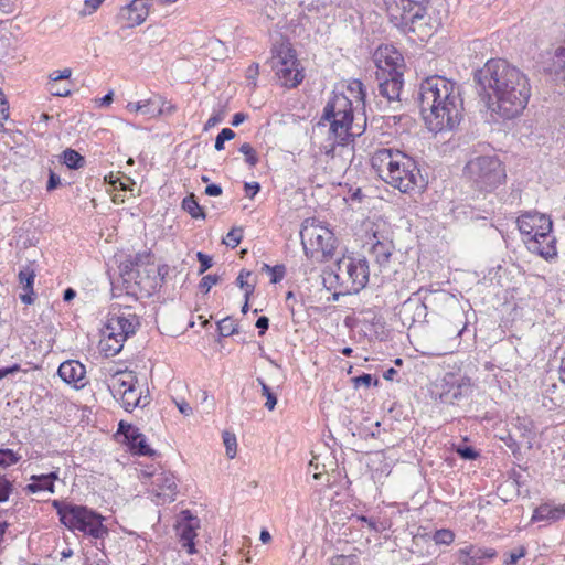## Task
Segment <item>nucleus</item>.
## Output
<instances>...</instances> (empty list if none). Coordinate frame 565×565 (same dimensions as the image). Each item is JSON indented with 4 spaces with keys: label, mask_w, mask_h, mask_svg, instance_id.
<instances>
[{
    "label": "nucleus",
    "mask_w": 565,
    "mask_h": 565,
    "mask_svg": "<svg viewBox=\"0 0 565 565\" xmlns=\"http://www.w3.org/2000/svg\"><path fill=\"white\" fill-rule=\"evenodd\" d=\"M196 258L200 262L199 274L205 273L213 265L212 257L202 252L196 253Z\"/></svg>",
    "instance_id": "3c124183"
},
{
    "label": "nucleus",
    "mask_w": 565,
    "mask_h": 565,
    "mask_svg": "<svg viewBox=\"0 0 565 565\" xmlns=\"http://www.w3.org/2000/svg\"><path fill=\"white\" fill-rule=\"evenodd\" d=\"M391 21L403 32L416 33L422 40L431 34L423 3H411L405 9L397 6L387 8Z\"/></svg>",
    "instance_id": "f8f14e48"
},
{
    "label": "nucleus",
    "mask_w": 565,
    "mask_h": 565,
    "mask_svg": "<svg viewBox=\"0 0 565 565\" xmlns=\"http://www.w3.org/2000/svg\"><path fill=\"white\" fill-rule=\"evenodd\" d=\"M218 331L222 337H230L237 332V326L230 317L222 319L218 323Z\"/></svg>",
    "instance_id": "4c0bfd02"
},
{
    "label": "nucleus",
    "mask_w": 565,
    "mask_h": 565,
    "mask_svg": "<svg viewBox=\"0 0 565 565\" xmlns=\"http://www.w3.org/2000/svg\"><path fill=\"white\" fill-rule=\"evenodd\" d=\"M348 90L353 98H355L359 102L364 103L365 90H364V86L361 81H359V79L352 81L348 86Z\"/></svg>",
    "instance_id": "58836bf2"
},
{
    "label": "nucleus",
    "mask_w": 565,
    "mask_h": 565,
    "mask_svg": "<svg viewBox=\"0 0 565 565\" xmlns=\"http://www.w3.org/2000/svg\"><path fill=\"white\" fill-rule=\"evenodd\" d=\"M223 443L226 449V456L230 459L235 458L237 454V440L236 436L230 431L223 433Z\"/></svg>",
    "instance_id": "f704fd0d"
},
{
    "label": "nucleus",
    "mask_w": 565,
    "mask_h": 565,
    "mask_svg": "<svg viewBox=\"0 0 565 565\" xmlns=\"http://www.w3.org/2000/svg\"><path fill=\"white\" fill-rule=\"evenodd\" d=\"M497 552L493 548H481L472 545L460 548L457 553L460 565H481L486 558H493Z\"/></svg>",
    "instance_id": "5701e85b"
},
{
    "label": "nucleus",
    "mask_w": 565,
    "mask_h": 565,
    "mask_svg": "<svg viewBox=\"0 0 565 565\" xmlns=\"http://www.w3.org/2000/svg\"><path fill=\"white\" fill-rule=\"evenodd\" d=\"M379 81L380 94L388 102L398 100L403 87V75L385 76Z\"/></svg>",
    "instance_id": "393cba45"
},
{
    "label": "nucleus",
    "mask_w": 565,
    "mask_h": 565,
    "mask_svg": "<svg viewBox=\"0 0 565 565\" xmlns=\"http://www.w3.org/2000/svg\"><path fill=\"white\" fill-rule=\"evenodd\" d=\"M245 120H246V115L245 114L236 113L233 116L232 125L236 127V126L241 125L242 122H244Z\"/></svg>",
    "instance_id": "774afa93"
},
{
    "label": "nucleus",
    "mask_w": 565,
    "mask_h": 565,
    "mask_svg": "<svg viewBox=\"0 0 565 565\" xmlns=\"http://www.w3.org/2000/svg\"><path fill=\"white\" fill-rule=\"evenodd\" d=\"M285 273H286V269H285V266L284 265H276L273 267V269H270V281L273 284H277V282H280L284 277H285Z\"/></svg>",
    "instance_id": "603ef678"
},
{
    "label": "nucleus",
    "mask_w": 565,
    "mask_h": 565,
    "mask_svg": "<svg viewBox=\"0 0 565 565\" xmlns=\"http://www.w3.org/2000/svg\"><path fill=\"white\" fill-rule=\"evenodd\" d=\"M118 433L124 435L134 454L141 456H150L153 454V450L146 441V437L131 424L120 422Z\"/></svg>",
    "instance_id": "a211bd4d"
},
{
    "label": "nucleus",
    "mask_w": 565,
    "mask_h": 565,
    "mask_svg": "<svg viewBox=\"0 0 565 565\" xmlns=\"http://www.w3.org/2000/svg\"><path fill=\"white\" fill-rule=\"evenodd\" d=\"M182 207L193 217V218H204L205 214L202 210V207L199 205V203L195 200V196L193 194L186 196L183 199Z\"/></svg>",
    "instance_id": "2f4dec72"
},
{
    "label": "nucleus",
    "mask_w": 565,
    "mask_h": 565,
    "mask_svg": "<svg viewBox=\"0 0 565 565\" xmlns=\"http://www.w3.org/2000/svg\"><path fill=\"white\" fill-rule=\"evenodd\" d=\"M466 329V322L461 319L455 322H445L430 335L427 343V354L441 356L454 353L460 345V337Z\"/></svg>",
    "instance_id": "ddd939ff"
},
{
    "label": "nucleus",
    "mask_w": 565,
    "mask_h": 565,
    "mask_svg": "<svg viewBox=\"0 0 565 565\" xmlns=\"http://www.w3.org/2000/svg\"><path fill=\"white\" fill-rule=\"evenodd\" d=\"M554 72L565 79V44L555 50L553 57Z\"/></svg>",
    "instance_id": "72a5a7b5"
},
{
    "label": "nucleus",
    "mask_w": 565,
    "mask_h": 565,
    "mask_svg": "<svg viewBox=\"0 0 565 565\" xmlns=\"http://www.w3.org/2000/svg\"><path fill=\"white\" fill-rule=\"evenodd\" d=\"M477 90L491 116L510 120L526 108L532 88L520 68L503 58H491L475 73Z\"/></svg>",
    "instance_id": "f257e3e1"
},
{
    "label": "nucleus",
    "mask_w": 565,
    "mask_h": 565,
    "mask_svg": "<svg viewBox=\"0 0 565 565\" xmlns=\"http://www.w3.org/2000/svg\"><path fill=\"white\" fill-rule=\"evenodd\" d=\"M126 109L130 113L141 114L151 118L164 113L154 98L142 99L136 103L129 102Z\"/></svg>",
    "instance_id": "a878e982"
},
{
    "label": "nucleus",
    "mask_w": 565,
    "mask_h": 565,
    "mask_svg": "<svg viewBox=\"0 0 565 565\" xmlns=\"http://www.w3.org/2000/svg\"><path fill=\"white\" fill-rule=\"evenodd\" d=\"M372 254L374 255L377 264L383 266L390 260L392 255V245L390 243L376 242L372 247Z\"/></svg>",
    "instance_id": "7c9ffc66"
},
{
    "label": "nucleus",
    "mask_w": 565,
    "mask_h": 565,
    "mask_svg": "<svg viewBox=\"0 0 565 565\" xmlns=\"http://www.w3.org/2000/svg\"><path fill=\"white\" fill-rule=\"evenodd\" d=\"M60 181H61L60 177L51 171L50 178L47 181V190L49 191L54 190L60 184Z\"/></svg>",
    "instance_id": "0e129e2a"
},
{
    "label": "nucleus",
    "mask_w": 565,
    "mask_h": 565,
    "mask_svg": "<svg viewBox=\"0 0 565 565\" xmlns=\"http://www.w3.org/2000/svg\"><path fill=\"white\" fill-rule=\"evenodd\" d=\"M53 507L57 511L60 521L70 530L81 531L95 539L103 537L107 533V529L102 523L103 518L86 507L73 505L56 500L53 502Z\"/></svg>",
    "instance_id": "1a4fd4ad"
},
{
    "label": "nucleus",
    "mask_w": 565,
    "mask_h": 565,
    "mask_svg": "<svg viewBox=\"0 0 565 565\" xmlns=\"http://www.w3.org/2000/svg\"><path fill=\"white\" fill-rule=\"evenodd\" d=\"M151 488L149 491L158 499V503L164 504L175 500L177 482L175 477L166 471L152 475Z\"/></svg>",
    "instance_id": "dca6fc26"
},
{
    "label": "nucleus",
    "mask_w": 565,
    "mask_h": 565,
    "mask_svg": "<svg viewBox=\"0 0 565 565\" xmlns=\"http://www.w3.org/2000/svg\"><path fill=\"white\" fill-rule=\"evenodd\" d=\"M526 554V548L521 545V546H518L516 548H514L513 551H511L509 554H507L505 556V559L503 561V564L504 565H515L519 559H521L522 557H524Z\"/></svg>",
    "instance_id": "a19ab883"
},
{
    "label": "nucleus",
    "mask_w": 565,
    "mask_h": 565,
    "mask_svg": "<svg viewBox=\"0 0 565 565\" xmlns=\"http://www.w3.org/2000/svg\"><path fill=\"white\" fill-rule=\"evenodd\" d=\"M105 0H85L84 6L88 11H84L83 14H92L96 11Z\"/></svg>",
    "instance_id": "6e6d98bb"
},
{
    "label": "nucleus",
    "mask_w": 565,
    "mask_h": 565,
    "mask_svg": "<svg viewBox=\"0 0 565 565\" xmlns=\"http://www.w3.org/2000/svg\"><path fill=\"white\" fill-rule=\"evenodd\" d=\"M63 161L71 169H78L84 166L85 159L77 151L67 149L63 152Z\"/></svg>",
    "instance_id": "473e14b6"
},
{
    "label": "nucleus",
    "mask_w": 565,
    "mask_h": 565,
    "mask_svg": "<svg viewBox=\"0 0 565 565\" xmlns=\"http://www.w3.org/2000/svg\"><path fill=\"white\" fill-rule=\"evenodd\" d=\"M239 151L245 156V161L250 166L255 167L258 162V157L256 154V151L254 148L248 143L245 142L239 147Z\"/></svg>",
    "instance_id": "ea45409f"
},
{
    "label": "nucleus",
    "mask_w": 565,
    "mask_h": 565,
    "mask_svg": "<svg viewBox=\"0 0 565 565\" xmlns=\"http://www.w3.org/2000/svg\"><path fill=\"white\" fill-rule=\"evenodd\" d=\"M300 235L305 254L312 263L321 264L333 257L338 239L331 230L306 221Z\"/></svg>",
    "instance_id": "6e6552de"
},
{
    "label": "nucleus",
    "mask_w": 565,
    "mask_h": 565,
    "mask_svg": "<svg viewBox=\"0 0 565 565\" xmlns=\"http://www.w3.org/2000/svg\"><path fill=\"white\" fill-rule=\"evenodd\" d=\"M259 189L260 186L257 182L245 183L246 195L249 196L250 199L258 193Z\"/></svg>",
    "instance_id": "680f3d73"
},
{
    "label": "nucleus",
    "mask_w": 565,
    "mask_h": 565,
    "mask_svg": "<svg viewBox=\"0 0 565 565\" xmlns=\"http://www.w3.org/2000/svg\"><path fill=\"white\" fill-rule=\"evenodd\" d=\"M175 405L181 414L184 416H191L193 413L192 407L185 401L175 402Z\"/></svg>",
    "instance_id": "bf43d9fd"
},
{
    "label": "nucleus",
    "mask_w": 565,
    "mask_h": 565,
    "mask_svg": "<svg viewBox=\"0 0 565 565\" xmlns=\"http://www.w3.org/2000/svg\"><path fill=\"white\" fill-rule=\"evenodd\" d=\"M12 490V483L7 478L0 477V502L8 501Z\"/></svg>",
    "instance_id": "de8ad7c7"
},
{
    "label": "nucleus",
    "mask_w": 565,
    "mask_h": 565,
    "mask_svg": "<svg viewBox=\"0 0 565 565\" xmlns=\"http://www.w3.org/2000/svg\"><path fill=\"white\" fill-rule=\"evenodd\" d=\"M257 383L262 386V394L266 397V408L273 411L277 404L275 394L270 391L269 386L264 382L263 379L258 377Z\"/></svg>",
    "instance_id": "e433bc0d"
},
{
    "label": "nucleus",
    "mask_w": 565,
    "mask_h": 565,
    "mask_svg": "<svg viewBox=\"0 0 565 565\" xmlns=\"http://www.w3.org/2000/svg\"><path fill=\"white\" fill-rule=\"evenodd\" d=\"M139 326V317L130 306L113 305L99 342L100 350L106 356H115Z\"/></svg>",
    "instance_id": "39448f33"
},
{
    "label": "nucleus",
    "mask_w": 565,
    "mask_h": 565,
    "mask_svg": "<svg viewBox=\"0 0 565 565\" xmlns=\"http://www.w3.org/2000/svg\"><path fill=\"white\" fill-rule=\"evenodd\" d=\"M117 399L121 401V405L127 412H131L137 406H145L148 403L147 401H145V403L141 404V391L137 387V385L134 388L126 392L124 395H119ZM145 399H147V397H145Z\"/></svg>",
    "instance_id": "c756f323"
},
{
    "label": "nucleus",
    "mask_w": 565,
    "mask_h": 565,
    "mask_svg": "<svg viewBox=\"0 0 565 565\" xmlns=\"http://www.w3.org/2000/svg\"><path fill=\"white\" fill-rule=\"evenodd\" d=\"M329 125L330 138L333 143H345L350 138L360 136L363 125L353 124L352 100L344 94H333L323 109L319 126Z\"/></svg>",
    "instance_id": "20e7f679"
},
{
    "label": "nucleus",
    "mask_w": 565,
    "mask_h": 565,
    "mask_svg": "<svg viewBox=\"0 0 565 565\" xmlns=\"http://www.w3.org/2000/svg\"><path fill=\"white\" fill-rule=\"evenodd\" d=\"M135 267L136 268H131L130 271L126 273V275L128 276L126 280L134 279L135 284L138 285L141 290L150 292L151 289L156 287V277H150L149 271L147 269H143V271L147 273V275L146 277H142L140 266L136 264Z\"/></svg>",
    "instance_id": "cd10ccee"
},
{
    "label": "nucleus",
    "mask_w": 565,
    "mask_h": 565,
    "mask_svg": "<svg viewBox=\"0 0 565 565\" xmlns=\"http://www.w3.org/2000/svg\"><path fill=\"white\" fill-rule=\"evenodd\" d=\"M434 540L437 544L449 545L455 540V534L450 530H439L436 532Z\"/></svg>",
    "instance_id": "49530a36"
},
{
    "label": "nucleus",
    "mask_w": 565,
    "mask_h": 565,
    "mask_svg": "<svg viewBox=\"0 0 565 565\" xmlns=\"http://www.w3.org/2000/svg\"><path fill=\"white\" fill-rule=\"evenodd\" d=\"M57 374L62 381L75 387H83L85 385V366L76 360H67L61 363Z\"/></svg>",
    "instance_id": "6ab92c4d"
},
{
    "label": "nucleus",
    "mask_w": 565,
    "mask_h": 565,
    "mask_svg": "<svg viewBox=\"0 0 565 565\" xmlns=\"http://www.w3.org/2000/svg\"><path fill=\"white\" fill-rule=\"evenodd\" d=\"M47 90L53 96H58V97H66L71 94V89L68 86H61V85H58L57 82H49Z\"/></svg>",
    "instance_id": "a18cd8bd"
},
{
    "label": "nucleus",
    "mask_w": 565,
    "mask_h": 565,
    "mask_svg": "<svg viewBox=\"0 0 565 565\" xmlns=\"http://www.w3.org/2000/svg\"><path fill=\"white\" fill-rule=\"evenodd\" d=\"M396 458H392L385 451L372 452L369 457V467L372 471V477L375 481H381L382 478L387 477Z\"/></svg>",
    "instance_id": "412c9836"
},
{
    "label": "nucleus",
    "mask_w": 565,
    "mask_h": 565,
    "mask_svg": "<svg viewBox=\"0 0 565 565\" xmlns=\"http://www.w3.org/2000/svg\"><path fill=\"white\" fill-rule=\"evenodd\" d=\"M235 137V132L230 128H223L221 132L217 135L215 140V149L221 151L224 149V142L226 140H232Z\"/></svg>",
    "instance_id": "c03bdc74"
},
{
    "label": "nucleus",
    "mask_w": 565,
    "mask_h": 565,
    "mask_svg": "<svg viewBox=\"0 0 565 565\" xmlns=\"http://www.w3.org/2000/svg\"><path fill=\"white\" fill-rule=\"evenodd\" d=\"M353 381L355 383V386L363 385L365 387H369L371 385V382H372V375L371 374H363V375L354 377Z\"/></svg>",
    "instance_id": "4d7b16f0"
},
{
    "label": "nucleus",
    "mask_w": 565,
    "mask_h": 565,
    "mask_svg": "<svg viewBox=\"0 0 565 565\" xmlns=\"http://www.w3.org/2000/svg\"><path fill=\"white\" fill-rule=\"evenodd\" d=\"M456 451L463 458V459H476L478 457V454L470 447H458Z\"/></svg>",
    "instance_id": "5fc2aeb1"
},
{
    "label": "nucleus",
    "mask_w": 565,
    "mask_h": 565,
    "mask_svg": "<svg viewBox=\"0 0 565 565\" xmlns=\"http://www.w3.org/2000/svg\"><path fill=\"white\" fill-rule=\"evenodd\" d=\"M259 74V66L257 63L249 65L246 70V78L252 81L253 85H256V78Z\"/></svg>",
    "instance_id": "864d4df0"
},
{
    "label": "nucleus",
    "mask_w": 565,
    "mask_h": 565,
    "mask_svg": "<svg viewBox=\"0 0 565 565\" xmlns=\"http://www.w3.org/2000/svg\"><path fill=\"white\" fill-rule=\"evenodd\" d=\"M268 64L277 82L284 87H297L305 78L303 68L289 42L273 45Z\"/></svg>",
    "instance_id": "0eeeda50"
},
{
    "label": "nucleus",
    "mask_w": 565,
    "mask_h": 565,
    "mask_svg": "<svg viewBox=\"0 0 565 565\" xmlns=\"http://www.w3.org/2000/svg\"><path fill=\"white\" fill-rule=\"evenodd\" d=\"M242 237H243L242 230L233 228L227 233V235L224 239V243L232 248H236L238 246V244L241 243Z\"/></svg>",
    "instance_id": "37998d69"
},
{
    "label": "nucleus",
    "mask_w": 565,
    "mask_h": 565,
    "mask_svg": "<svg viewBox=\"0 0 565 565\" xmlns=\"http://www.w3.org/2000/svg\"><path fill=\"white\" fill-rule=\"evenodd\" d=\"M21 459V456L14 452L12 449H0V467L7 468L17 463Z\"/></svg>",
    "instance_id": "c9c22d12"
},
{
    "label": "nucleus",
    "mask_w": 565,
    "mask_h": 565,
    "mask_svg": "<svg viewBox=\"0 0 565 565\" xmlns=\"http://www.w3.org/2000/svg\"><path fill=\"white\" fill-rule=\"evenodd\" d=\"M55 479H57V475L55 472H51L49 475L32 476L31 480H33L34 482L29 483L25 489L31 493H35L42 490L53 492V480Z\"/></svg>",
    "instance_id": "c85d7f7f"
},
{
    "label": "nucleus",
    "mask_w": 565,
    "mask_h": 565,
    "mask_svg": "<svg viewBox=\"0 0 565 565\" xmlns=\"http://www.w3.org/2000/svg\"><path fill=\"white\" fill-rule=\"evenodd\" d=\"M268 323H269V320H268V318H267V317H264V316H263V317H259V318L257 319V321H256V327H257L258 329H260V330H262V331H260V334H263V333H264V331H265V330H267V328H268Z\"/></svg>",
    "instance_id": "338daca9"
},
{
    "label": "nucleus",
    "mask_w": 565,
    "mask_h": 565,
    "mask_svg": "<svg viewBox=\"0 0 565 565\" xmlns=\"http://www.w3.org/2000/svg\"><path fill=\"white\" fill-rule=\"evenodd\" d=\"M369 275L365 258L343 256L337 262L334 277L343 294H358L366 286Z\"/></svg>",
    "instance_id": "9b49d317"
},
{
    "label": "nucleus",
    "mask_w": 565,
    "mask_h": 565,
    "mask_svg": "<svg viewBox=\"0 0 565 565\" xmlns=\"http://www.w3.org/2000/svg\"><path fill=\"white\" fill-rule=\"evenodd\" d=\"M72 75V70L65 67L63 70H56L49 74V82H60L62 79H68Z\"/></svg>",
    "instance_id": "09e8293b"
},
{
    "label": "nucleus",
    "mask_w": 565,
    "mask_h": 565,
    "mask_svg": "<svg viewBox=\"0 0 565 565\" xmlns=\"http://www.w3.org/2000/svg\"><path fill=\"white\" fill-rule=\"evenodd\" d=\"M182 514H184V518L179 522L177 531L182 546L188 550L189 554H193L195 552L194 539L196 536L195 527L198 526V521L190 515L189 511H184Z\"/></svg>",
    "instance_id": "aec40b11"
},
{
    "label": "nucleus",
    "mask_w": 565,
    "mask_h": 565,
    "mask_svg": "<svg viewBox=\"0 0 565 565\" xmlns=\"http://www.w3.org/2000/svg\"><path fill=\"white\" fill-rule=\"evenodd\" d=\"M565 516V504L559 505H551V504H541L535 509L532 520L534 521H557Z\"/></svg>",
    "instance_id": "bb28decb"
},
{
    "label": "nucleus",
    "mask_w": 565,
    "mask_h": 565,
    "mask_svg": "<svg viewBox=\"0 0 565 565\" xmlns=\"http://www.w3.org/2000/svg\"><path fill=\"white\" fill-rule=\"evenodd\" d=\"M36 274L31 266H24L18 274L19 284L22 286L24 294L20 295V299L25 305H31L34 301V280Z\"/></svg>",
    "instance_id": "b1692460"
},
{
    "label": "nucleus",
    "mask_w": 565,
    "mask_h": 565,
    "mask_svg": "<svg viewBox=\"0 0 565 565\" xmlns=\"http://www.w3.org/2000/svg\"><path fill=\"white\" fill-rule=\"evenodd\" d=\"M218 280L220 277L217 275H206L200 282V289L204 292H209L210 289L218 282Z\"/></svg>",
    "instance_id": "8fccbe9b"
},
{
    "label": "nucleus",
    "mask_w": 565,
    "mask_h": 565,
    "mask_svg": "<svg viewBox=\"0 0 565 565\" xmlns=\"http://www.w3.org/2000/svg\"><path fill=\"white\" fill-rule=\"evenodd\" d=\"M466 177L480 190L489 191L505 180V170L495 156H480L468 161Z\"/></svg>",
    "instance_id": "9d476101"
},
{
    "label": "nucleus",
    "mask_w": 565,
    "mask_h": 565,
    "mask_svg": "<svg viewBox=\"0 0 565 565\" xmlns=\"http://www.w3.org/2000/svg\"><path fill=\"white\" fill-rule=\"evenodd\" d=\"M372 168L391 186L408 193L424 185L420 170L413 158L398 149L380 148L371 157Z\"/></svg>",
    "instance_id": "7ed1b4c3"
},
{
    "label": "nucleus",
    "mask_w": 565,
    "mask_h": 565,
    "mask_svg": "<svg viewBox=\"0 0 565 565\" xmlns=\"http://www.w3.org/2000/svg\"><path fill=\"white\" fill-rule=\"evenodd\" d=\"M149 11V0H132L120 9L118 20L127 28H135L147 20Z\"/></svg>",
    "instance_id": "f3484780"
},
{
    "label": "nucleus",
    "mask_w": 565,
    "mask_h": 565,
    "mask_svg": "<svg viewBox=\"0 0 565 565\" xmlns=\"http://www.w3.org/2000/svg\"><path fill=\"white\" fill-rule=\"evenodd\" d=\"M405 310H412L414 309L418 315H423L426 310V306L424 303L419 302H405L404 305Z\"/></svg>",
    "instance_id": "052dcab7"
},
{
    "label": "nucleus",
    "mask_w": 565,
    "mask_h": 565,
    "mask_svg": "<svg viewBox=\"0 0 565 565\" xmlns=\"http://www.w3.org/2000/svg\"><path fill=\"white\" fill-rule=\"evenodd\" d=\"M426 0H391L388 3H387V7L388 6H397V7H402V8H406L407 6H411V3H424Z\"/></svg>",
    "instance_id": "13d9d810"
},
{
    "label": "nucleus",
    "mask_w": 565,
    "mask_h": 565,
    "mask_svg": "<svg viewBox=\"0 0 565 565\" xmlns=\"http://www.w3.org/2000/svg\"><path fill=\"white\" fill-rule=\"evenodd\" d=\"M373 61L376 66V79H383L385 76H399L404 73V58L392 45L377 47Z\"/></svg>",
    "instance_id": "4468645a"
},
{
    "label": "nucleus",
    "mask_w": 565,
    "mask_h": 565,
    "mask_svg": "<svg viewBox=\"0 0 565 565\" xmlns=\"http://www.w3.org/2000/svg\"><path fill=\"white\" fill-rule=\"evenodd\" d=\"M114 92L110 90L107 95L100 98L97 103L99 107H107L113 103Z\"/></svg>",
    "instance_id": "69168bd1"
},
{
    "label": "nucleus",
    "mask_w": 565,
    "mask_h": 565,
    "mask_svg": "<svg viewBox=\"0 0 565 565\" xmlns=\"http://www.w3.org/2000/svg\"><path fill=\"white\" fill-rule=\"evenodd\" d=\"M137 385V377L132 371L121 370L114 373L110 377L108 387L115 398L124 395Z\"/></svg>",
    "instance_id": "4be33fe9"
},
{
    "label": "nucleus",
    "mask_w": 565,
    "mask_h": 565,
    "mask_svg": "<svg viewBox=\"0 0 565 565\" xmlns=\"http://www.w3.org/2000/svg\"><path fill=\"white\" fill-rule=\"evenodd\" d=\"M250 276V271L242 270L236 279L239 288L245 290V298H249V296L254 292L255 286L250 285L246 281V278Z\"/></svg>",
    "instance_id": "79ce46f5"
},
{
    "label": "nucleus",
    "mask_w": 565,
    "mask_h": 565,
    "mask_svg": "<svg viewBox=\"0 0 565 565\" xmlns=\"http://www.w3.org/2000/svg\"><path fill=\"white\" fill-rule=\"evenodd\" d=\"M518 228L525 241L527 249L545 259L556 255L555 237L552 235L553 222L546 214L527 211L516 218Z\"/></svg>",
    "instance_id": "423d86ee"
},
{
    "label": "nucleus",
    "mask_w": 565,
    "mask_h": 565,
    "mask_svg": "<svg viewBox=\"0 0 565 565\" xmlns=\"http://www.w3.org/2000/svg\"><path fill=\"white\" fill-rule=\"evenodd\" d=\"M205 194L210 196H218L222 194V188L217 184H210L205 188Z\"/></svg>",
    "instance_id": "e2e57ef3"
},
{
    "label": "nucleus",
    "mask_w": 565,
    "mask_h": 565,
    "mask_svg": "<svg viewBox=\"0 0 565 565\" xmlns=\"http://www.w3.org/2000/svg\"><path fill=\"white\" fill-rule=\"evenodd\" d=\"M443 383L441 397L450 403L469 395L472 391L471 381L466 375L449 372L445 374Z\"/></svg>",
    "instance_id": "2eb2a0df"
},
{
    "label": "nucleus",
    "mask_w": 565,
    "mask_h": 565,
    "mask_svg": "<svg viewBox=\"0 0 565 565\" xmlns=\"http://www.w3.org/2000/svg\"><path fill=\"white\" fill-rule=\"evenodd\" d=\"M420 114L431 132L451 131L463 118L460 87L444 76H429L418 88Z\"/></svg>",
    "instance_id": "f03ea898"
}]
</instances>
